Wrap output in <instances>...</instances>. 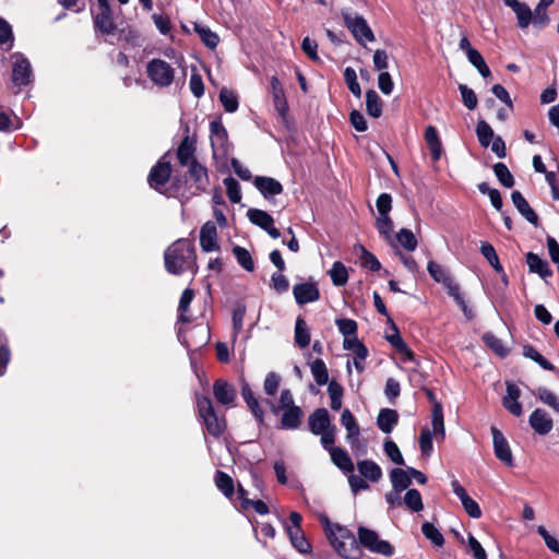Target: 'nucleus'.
Masks as SVG:
<instances>
[{
    "label": "nucleus",
    "mask_w": 559,
    "mask_h": 559,
    "mask_svg": "<svg viewBox=\"0 0 559 559\" xmlns=\"http://www.w3.org/2000/svg\"><path fill=\"white\" fill-rule=\"evenodd\" d=\"M403 503L413 512L424 509L421 495L417 489H408L404 495Z\"/></svg>",
    "instance_id": "49530a36"
},
{
    "label": "nucleus",
    "mask_w": 559,
    "mask_h": 559,
    "mask_svg": "<svg viewBox=\"0 0 559 559\" xmlns=\"http://www.w3.org/2000/svg\"><path fill=\"white\" fill-rule=\"evenodd\" d=\"M357 250L360 252L359 259L362 267L370 271H379L381 269V263L377 257L369 252L364 246H358Z\"/></svg>",
    "instance_id": "de8ad7c7"
},
{
    "label": "nucleus",
    "mask_w": 559,
    "mask_h": 559,
    "mask_svg": "<svg viewBox=\"0 0 559 559\" xmlns=\"http://www.w3.org/2000/svg\"><path fill=\"white\" fill-rule=\"evenodd\" d=\"M12 81L15 85L24 86L32 81V67L29 61L22 55L14 56L12 67Z\"/></svg>",
    "instance_id": "9d476101"
},
{
    "label": "nucleus",
    "mask_w": 559,
    "mask_h": 559,
    "mask_svg": "<svg viewBox=\"0 0 559 559\" xmlns=\"http://www.w3.org/2000/svg\"><path fill=\"white\" fill-rule=\"evenodd\" d=\"M345 26L349 29L356 41L360 45L374 41L376 37L366 19L350 9L342 10Z\"/></svg>",
    "instance_id": "39448f33"
},
{
    "label": "nucleus",
    "mask_w": 559,
    "mask_h": 559,
    "mask_svg": "<svg viewBox=\"0 0 559 559\" xmlns=\"http://www.w3.org/2000/svg\"><path fill=\"white\" fill-rule=\"evenodd\" d=\"M344 80L353 95L359 98L361 96V88L357 81L356 71L353 68L348 67L345 69Z\"/></svg>",
    "instance_id": "052dcab7"
},
{
    "label": "nucleus",
    "mask_w": 559,
    "mask_h": 559,
    "mask_svg": "<svg viewBox=\"0 0 559 559\" xmlns=\"http://www.w3.org/2000/svg\"><path fill=\"white\" fill-rule=\"evenodd\" d=\"M171 175V165L166 160V155L163 156L157 164L151 169L147 182L151 188L158 192H164V188L168 182Z\"/></svg>",
    "instance_id": "6e6552de"
},
{
    "label": "nucleus",
    "mask_w": 559,
    "mask_h": 559,
    "mask_svg": "<svg viewBox=\"0 0 559 559\" xmlns=\"http://www.w3.org/2000/svg\"><path fill=\"white\" fill-rule=\"evenodd\" d=\"M219 100L222 105L224 106L225 110L228 112H235L238 109V97L237 95L224 87L219 92Z\"/></svg>",
    "instance_id": "603ef678"
},
{
    "label": "nucleus",
    "mask_w": 559,
    "mask_h": 559,
    "mask_svg": "<svg viewBox=\"0 0 559 559\" xmlns=\"http://www.w3.org/2000/svg\"><path fill=\"white\" fill-rule=\"evenodd\" d=\"M425 140L429 147L432 159L435 162L439 160L442 154V144L439 139L438 131L433 126H428L426 128Z\"/></svg>",
    "instance_id": "bb28decb"
},
{
    "label": "nucleus",
    "mask_w": 559,
    "mask_h": 559,
    "mask_svg": "<svg viewBox=\"0 0 559 559\" xmlns=\"http://www.w3.org/2000/svg\"><path fill=\"white\" fill-rule=\"evenodd\" d=\"M271 282L273 289L278 294H283L289 288V282L281 271L272 274Z\"/></svg>",
    "instance_id": "0e129e2a"
},
{
    "label": "nucleus",
    "mask_w": 559,
    "mask_h": 559,
    "mask_svg": "<svg viewBox=\"0 0 559 559\" xmlns=\"http://www.w3.org/2000/svg\"><path fill=\"white\" fill-rule=\"evenodd\" d=\"M311 373L318 385H324L329 381V372L324 361L320 358L310 362Z\"/></svg>",
    "instance_id": "58836bf2"
},
{
    "label": "nucleus",
    "mask_w": 559,
    "mask_h": 559,
    "mask_svg": "<svg viewBox=\"0 0 559 559\" xmlns=\"http://www.w3.org/2000/svg\"><path fill=\"white\" fill-rule=\"evenodd\" d=\"M281 378L275 372H269L264 380L263 389L267 395H274L280 386Z\"/></svg>",
    "instance_id": "774afa93"
},
{
    "label": "nucleus",
    "mask_w": 559,
    "mask_h": 559,
    "mask_svg": "<svg viewBox=\"0 0 559 559\" xmlns=\"http://www.w3.org/2000/svg\"><path fill=\"white\" fill-rule=\"evenodd\" d=\"M194 29L199 34L201 40L204 43V45L206 47L213 49L218 45V43H219L218 36L214 32H212L209 27H205L200 24H195Z\"/></svg>",
    "instance_id": "8fccbe9b"
},
{
    "label": "nucleus",
    "mask_w": 559,
    "mask_h": 559,
    "mask_svg": "<svg viewBox=\"0 0 559 559\" xmlns=\"http://www.w3.org/2000/svg\"><path fill=\"white\" fill-rule=\"evenodd\" d=\"M151 81L160 87L169 86L175 78L174 68L165 60L152 59L146 67Z\"/></svg>",
    "instance_id": "0eeeda50"
},
{
    "label": "nucleus",
    "mask_w": 559,
    "mask_h": 559,
    "mask_svg": "<svg viewBox=\"0 0 559 559\" xmlns=\"http://www.w3.org/2000/svg\"><path fill=\"white\" fill-rule=\"evenodd\" d=\"M512 202L515 206V209L519 211V213L531 224L534 226H537L538 224V216L536 212L531 207L526 199L523 197V194L514 190L511 193Z\"/></svg>",
    "instance_id": "aec40b11"
},
{
    "label": "nucleus",
    "mask_w": 559,
    "mask_h": 559,
    "mask_svg": "<svg viewBox=\"0 0 559 559\" xmlns=\"http://www.w3.org/2000/svg\"><path fill=\"white\" fill-rule=\"evenodd\" d=\"M480 252L497 272H502V265L500 264L499 257L492 245L483 242L480 246Z\"/></svg>",
    "instance_id": "864d4df0"
},
{
    "label": "nucleus",
    "mask_w": 559,
    "mask_h": 559,
    "mask_svg": "<svg viewBox=\"0 0 559 559\" xmlns=\"http://www.w3.org/2000/svg\"><path fill=\"white\" fill-rule=\"evenodd\" d=\"M217 228L212 221L203 224L200 230V247L204 252H213L219 250Z\"/></svg>",
    "instance_id": "f8f14e48"
},
{
    "label": "nucleus",
    "mask_w": 559,
    "mask_h": 559,
    "mask_svg": "<svg viewBox=\"0 0 559 559\" xmlns=\"http://www.w3.org/2000/svg\"><path fill=\"white\" fill-rule=\"evenodd\" d=\"M287 533L290 543L296 548V550H298L300 554H308L311 551V546L306 539L301 528H287Z\"/></svg>",
    "instance_id": "72a5a7b5"
},
{
    "label": "nucleus",
    "mask_w": 559,
    "mask_h": 559,
    "mask_svg": "<svg viewBox=\"0 0 559 559\" xmlns=\"http://www.w3.org/2000/svg\"><path fill=\"white\" fill-rule=\"evenodd\" d=\"M358 546H362L372 554L391 557L394 554V547L384 539H381L379 534L360 525L357 530Z\"/></svg>",
    "instance_id": "423d86ee"
},
{
    "label": "nucleus",
    "mask_w": 559,
    "mask_h": 559,
    "mask_svg": "<svg viewBox=\"0 0 559 559\" xmlns=\"http://www.w3.org/2000/svg\"><path fill=\"white\" fill-rule=\"evenodd\" d=\"M357 468L360 475L370 481L377 483L382 477L381 467L371 460H362L357 463Z\"/></svg>",
    "instance_id": "c756f323"
},
{
    "label": "nucleus",
    "mask_w": 559,
    "mask_h": 559,
    "mask_svg": "<svg viewBox=\"0 0 559 559\" xmlns=\"http://www.w3.org/2000/svg\"><path fill=\"white\" fill-rule=\"evenodd\" d=\"M476 133H477L478 141H479L480 145L484 147L489 146L490 142L493 140V130L484 120H481L477 123Z\"/></svg>",
    "instance_id": "5fc2aeb1"
},
{
    "label": "nucleus",
    "mask_w": 559,
    "mask_h": 559,
    "mask_svg": "<svg viewBox=\"0 0 559 559\" xmlns=\"http://www.w3.org/2000/svg\"><path fill=\"white\" fill-rule=\"evenodd\" d=\"M431 426L432 430L429 428H423L419 437V448L421 453L426 456H429L433 450L432 439L435 438L437 441H442L445 437L443 409L441 403H435L432 406Z\"/></svg>",
    "instance_id": "7ed1b4c3"
},
{
    "label": "nucleus",
    "mask_w": 559,
    "mask_h": 559,
    "mask_svg": "<svg viewBox=\"0 0 559 559\" xmlns=\"http://www.w3.org/2000/svg\"><path fill=\"white\" fill-rule=\"evenodd\" d=\"M295 343L300 348H306L310 343V331L304 318L297 317L295 323Z\"/></svg>",
    "instance_id": "473e14b6"
},
{
    "label": "nucleus",
    "mask_w": 559,
    "mask_h": 559,
    "mask_svg": "<svg viewBox=\"0 0 559 559\" xmlns=\"http://www.w3.org/2000/svg\"><path fill=\"white\" fill-rule=\"evenodd\" d=\"M293 295L298 305L302 306L306 304L314 302L320 298V290L317 283L306 282L296 284L293 287Z\"/></svg>",
    "instance_id": "9b49d317"
},
{
    "label": "nucleus",
    "mask_w": 559,
    "mask_h": 559,
    "mask_svg": "<svg viewBox=\"0 0 559 559\" xmlns=\"http://www.w3.org/2000/svg\"><path fill=\"white\" fill-rule=\"evenodd\" d=\"M336 325L344 337L357 334V323L352 319H337Z\"/></svg>",
    "instance_id": "69168bd1"
},
{
    "label": "nucleus",
    "mask_w": 559,
    "mask_h": 559,
    "mask_svg": "<svg viewBox=\"0 0 559 559\" xmlns=\"http://www.w3.org/2000/svg\"><path fill=\"white\" fill-rule=\"evenodd\" d=\"M253 183L265 199H271L283 192L282 183L272 177L257 176Z\"/></svg>",
    "instance_id": "6ab92c4d"
},
{
    "label": "nucleus",
    "mask_w": 559,
    "mask_h": 559,
    "mask_svg": "<svg viewBox=\"0 0 559 559\" xmlns=\"http://www.w3.org/2000/svg\"><path fill=\"white\" fill-rule=\"evenodd\" d=\"M493 173L499 182L506 187L511 188L514 185V178L510 173L509 168L503 163H497L493 165Z\"/></svg>",
    "instance_id": "09e8293b"
},
{
    "label": "nucleus",
    "mask_w": 559,
    "mask_h": 559,
    "mask_svg": "<svg viewBox=\"0 0 559 559\" xmlns=\"http://www.w3.org/2000/svg\"><path fill=\"white\" fill-rule=\"evenodd\" d=\"M523 356L534 360L545 370L556 371V367L531 345L523 346Z\"/></svg>",
    "instance_id": "79ce46f5"
},
{
    "label": "nucleus",
    "mask_w": 559,
    "mask_h": 559,
    "mask_svg": "<svg viewBox=\"0 0 559 559\" xmlns=\"http://www.w3.org/2000/svg\"><path fill=\"white\" fill-rule=\"evenodd\" d=\"M325 535L335 551L345 559H359L361 551L357 538L350 530L338 523L325 520Z\"/></svg>",
    "instance_id": "f03ea898"
},
{
    "label": "nucleus",
    "mask_w": 559,
    "mask_h": 559,
    "mask_svg": "<svg viewBox=\"0 0 559 559\" xmlns=\"http://www.w3.org/2000/svg\"><path fill=\"white\" fill-rule=\"evenodd\" d=\"M394 240L407 251H414L418 243L414 233L407 228L400 229Z\"/></svg>",
    "instance_id": "a18cd8bd"
},
{
    "label": "nucleus",
    "mask_w": 559,
    "mask_h": 559,
    "mask_svg": "<svg viewBox=\"0 0 559 559\" xmlns=\"http://www.w3.org/2000/svg\"><path fill=\"white\" fill-rule=\"evenodd\" d=\"M427 271L437 283H441L443 286L452 278L450 274L435 261L428 262Z\"/></svg>",
    "instance_id": "3c124183"
},
{
    "label": "nucleus",
    "mask_w": 559,
    "mask_h": 559,
    "mask_svg": "<svg viewBox=\"0 0 559 559\" xmlns=\"http://www.w3.org/2000/svg\"><path fill=\"white\" fill-rule=\"evenodd\" d=\"M215 485L227 498L233 497L234 480L228 474L217 471L215 474Z\"/></svg>",
    "instance_id": "37998d69"
},
{
    "label": "nucleus",
    "mask_w": 559,
    "mask_h": 559,
    "mask_svg": "<svg viewBox=\"0 0 559 559\" xmlns=\"http://www.w3.org/2000/svg\"><path fill=\"white\" fill-rule=\"evenodd\" d=\"M495 455L508 466L513 465V455L503 433L495 426L491 427Z\"/></svg>",
    "instance_id": "1a4fd4ad"
},
{
    "label": "nucleus",
    "mask_w": 559,
    "mask_h": 559,
    "mask_svg": "<svg viewBox=\"0 0 559 559\" xmlns=\"http://www.w3.org/2000/svg\"><path fill=\"white\" fill-rule=\"evenodd\" d=\"M197 406L206 431L214 438L221 437L226 429V420L224 416H217L211 399L207 396L198 397Z\"/></svg>",
    "instance_id": "20e7f679"
},
{
    "label": "nucleus",
    "mask_w": 559,
    "mask_h": 559,
    "mask_svg": "<svg viewBox=\"0 0 559 559\" xmlns=\"http://www.w3.org/2000/svg\"><path fill=\"white\" fill-rule=\"evenodd\" d=\"M329 275L333 285L337 287L344 286L348 281L347 269L341 261H336L332 264Z\"/></svg>",
    "instance_id": "c9c22d12"
},
{
    "label": "nucleus",
    "mask_w": 559,
    "mask_h": 559,
    "mask_svg": "<svg viewBox=\"0 0 559 559\" xmlns=\"http://www.w3.org/2000/svg\"><path fill=\"white\" fill-rule=\"evenodd\" d=\"M332 462L343 472L353 473L354 464L348 453L342 448H333L330 452Z\"/></svg>",
    "instance_id": "7c9ffc66"
},
{
    "label": "nucleus",
    "mask_w": 559,
    "mask_h": 559,
    "mask_svg": "<svg viewBox=\"0 0 559 559\" xmlns=\"http://www.w3.org/2000/svg\"><path fill=\"white\" fill-rule=\"evenodd\" d=\"M308 425L310 431L316 436H319L320 432H323L333 427V425L331 424L329 412L325 408H317L309 416Z\"/></svg>",
    "instance_id": "a211bd4d"
},
{
    "label": "nucleus",
    "mask_w": 559,
    "mask_h": 559,
    "mask_svg": "<svg viewBox=\"0 0 559 559\" xmlns=\"http://www.w3.org/2000/svg\"><path fill=\"white\" fill-rule=\"evenodd\" d=\"M537 533L543 537L547 548L555 554L559 555V540L548 533L545 526L539 525Z\"/></svg>",
    "instance_id": "338daca9"
},
{
    "label": "nucleus",
    "mask_w": 559,
    "mask_h": 559,
    "mask_svg": "<svg viewBox=\"0 0 559 559\" xmlns=\"http://www.w3.org/2000/svg\"><path fill=\"white\" fill-rule=\"evenodd\" d=\"M503 2L515 13L518 26L521 29H524L528 27L530 24H533V11L526 3L519 0H503Z\"/></svg>",
    "instance_id": "f3484780"
},
{
    "label": "nucleus",
    "mask_w": 559,
    "mask_h": 559,
    "mask_svg": "<svg viewBox=\"0 0 559 559\" xmlns=\"http://www.w3.org/2000/svg\"><path fill=\"white\" fill-rule=\"evenodd\" d=\"M526 263L528 265L530 272L537 273L544 280L552 275V270L550 269L548 262L543 260L536 253L528 252L526 254Z\"/></svg>",
    "instance_id": "393cba45"
},
{
    "label": "nucleus",
    "mask_w": 559,
    "mask_h": 559,
    "mask_svg": "<svg viewBox=\"0 0 559 559\" xmlns=\"http://www.w3.org/2000/svg\"><path fill=\"white\" fill-rule=\"evenodd\" d=\"M528 423L532 429L540 436L549 433L554 428V421L551 417L543 408H536L530 415Z\"/></svg>",
    "instance_id": "ddd939ff"
},
{
    "label": "nucleus",
    "mask_w": 559,
    "mask_h": 559,
    "mask_svg": "<svg viewBox=\"0 0 559 559\" xmlns=\"http://www.w3.org/2000/svg\"><path fill=\"white\" fill-rule=\"evenodd\" d=\"M271 92L275 109L284 117L288 111V104L283 85L276 76L271 78Z\"/></svg>",
    "instance_id": "4be33fe9"
},
{
    "label": "nucleus",
    "mask_w": 559,
    "mask_h": 559,
    "mask_svg": "<svg viewBox=\"0 0 559 559\" xmlns=\"http://www.w3.org/2000/svg\"><path fill=\"white\" fill-rule=\"evenodd\" d=\"M376 227L381 236L392 246H394L393 222L389 215H379L376 219Z\"/></svg>",
    "instance_id": "e433bc0d"
},
{
    "label": "nucleus",
    "mask_w": 559,
    "mask_h": 559,
    "mask_svg": "<svg viewBox=\"0 0 559 559\" xmlns=\"http://www.w3.org/2000/svg\"><path fill=\"white\" fill-rule=\"evenodd\" d=\"M94 26L97 31L103 34L110 35L114 34L116 29V25L114 23L111 16V9L109 8H100L99 12L93 16Z\"/></svg>",
    "instance_id": "5701e85b"
},
{
    "label": "nucleus",
    "mask_w": 559,
    "mask_h": 559,
    "mask_svg": "<svg viewBox=\"0 0 559 559\" xmlns=\"http://www.w3.org/2000/svg\"><path fill=\"white\" fill-rule=\"evenodd\" d=\"M421 532L433 545L441 547L444 544L442 534L432 523L425 522L421 526Z\"/></svg>",
    "instance_id": "6e6d98bb"
},
{
    "label": "nucleus",
    "mask_w": 559,
    "mask_h": 559,
    "mask_svg": "<svg viewBox=\"0 0 559 559\" xmlns=\"http://www.w3.org/2000/svg\"><path fill=\"white\" fill-rule=\"evenodd\" d=\"M331 399V408L338 411L342 407L343 388L335 381H331L328 386Z\"/></svg>",
    "instance_id": "13d9d810"
},
{
    "label": "nucleus",
    "mask_w": 559,
    "mask_h": 559,
    "mask_svg": "<svg viewBox=\"0 0 559 559\" xmlns=\"http://www.w3.org/2000/svg\"><path fill=\"white\" fill-rule=\"evenodd\" d=\"M459 91L462 96V102L465 107L469 110H474L477 107V96L475 92L465 84L459 85Z\"/></svg>",
    "instance_id": "e2e57ef3"
},
{
    "label": "nucleus",
    "mask_w": 559,
    "mask_h": 559,
    "mask_svg": "<svg viewBox=\"0 0 559 559\" xmlns=\"http://www.w3.org/2000/svg\"><path fill=\"white\" fill-rule=\"evenodd\" d=\"M224 186L226 188V193L230 202L239 203L241 201V191L239 182L233 177H227L224 179Z\"/></svg>",
    "instance_id": "4d7b16f0"
},
{
    "label": "nucleus",
    "mask_w": 559,
    "mask_h": 559,
    "mask_svg": "<svg viewBox=\"0 0 559 559\" xmlns=\"http://www.w3.org/2000/svg\"><path fill=\"white\" fill-rule=\"evenodd\" d=\"M187 167L190 179L193 181L195 188L202 191L206 190L209 186V174L206 167L198 160Z\"/></svg>",
    "instance_id": "b1692460"
},
{
    "label": "nucleus",
    "mask_w": 559,
    "mask_h": 559,
    "mask_svg": "<svg viewBox=\"0 0 559 559\" xmlns=\"http://www.w3.org/2000/svg\"><path fill=\"white\" fill-rule=\"evenodd\" d=\"M507 393L502 397L503 407L513 416L520 417L523 413L522 405L519 402L521 396L520 389L512 382L507 381Z\"/></svg>",
    "instance_id": "4468645a"
},
{
    "label": "nucleus",
    "mask_w": 559,
    "mask_h": 559,
    "mask_svg": "<svg viewBox=\"0 0 559 559\" xmlns=\"http://www.w3.org/2000/svg\"><path fill=\"white\" fill-rule=\"evenodd\" d=\"M195 140L190 135H186L177 147V159L182 167H187L198 160L195 157Z\"/></svg>",
    "instance_id": "dca6fc26"
},
{
    "label": "nucleus",
    "mask_w": 559,
    "mask_h": 559,
    "mask_svg": "<svg viewBox=\"0 0 559 559\" xmlns=\"http://www.w3.org/2000/svg\"><path fill=\"white\" fill-rule=\"evenodd\" d=\"M399 414L392 408H382L377 417V425L384 433H390L397 425Z\"/></svg>",
    "instance_id": "a878e982"
},
{
    "label": "nucleus",
    "mask_w": 559,
    "mask_h": 559,
    "mask_svg": "<svg viewBox=\"0 0 559 559\" xmlns=\"http://www.w3.org/2000/svg\"><path fill=\"white\" fill-rule=\"evenodd\" d=\"M382 100L376 91L366 92V109L369 116L379 118L382 115Z\"/></svg>",
    "instance_id": "f704fd0d"
},
{
    "label": "nucleus",
    "mask_w": 559,
    "mask_h": 559,
    "mask_svg": "<svg viewBox=\"0 0 559 559\" xmlns=\"http://www.w3.org/2000/svg\"><path fill=\"white\" fill-rule=\"evenodd\" d=\"M390 479L394 491L402 492L407 489L412 484L409 467L406 469L393 468L390 472Z\"/></svg>",
    "instance_id": "cd10ccee"
},
{
    "label": "nucleus",
    "mask_w": 559,
    "mask_h": 559,
    "mask_svg": "<svg viewBox=\"0 0 559 559\" xmlns=\"http://www.w3.org/2000/svg\"><path fill=\"white\" fill-rule=\"evenodd\" d=\"M388 342L395 347L400 353H403L406 355L408 359L414 358V354L412 350L407 347L406 343L403 341V338L400 336L396 328L394 326V334L386 335Z\"/></svg>",
    "instance_id": "bf43d9fd"
},
{
    "label": "nucleus",
    "mask_w": 559,
    "mask_h": 559,
    "mask_svg": "<svg viewBox=\"0 0 559 559\" xmlns=\"http://www.w3.org/2000/svg\"><path fill=\"white\" fill-rule=\"evenodd\" d=\"M227 136V131L221 121L213 120L210 123V138L213 147L224 148Z\"/></svg>",
    "instance_id": "2f4dec72"
},
{
    "label": "nucleus",
    "mask_w": 559,
    "mask_h": 559,
    "mask_svg": "<svg viewBox=\"0 0 559 559\" xmlns=\"http://www.w3.org/2000/svg\"><path fill=\"white\" fill-rule=\"evenodd\" d=\"M385 454L390 457V460L396 465H404L403 455L394 441L391 439H386L383 445Z\"/></svg>",
    "instance_id": "680f3d73"
},
{
    "label": "nucleus",
    "mask_w": 559,
    "mask_h": 559,
    "mask_svg": "<svg viewBox=\"0 0 559 559\" xmlns=\"http://www.w3.org/2000/svg\"><path fill=\"white\" fill-rule=\"evenodd\" d=\"M213 394L217 403L225 406L233 405L237 396L235 388L223 379L214 382Z\"/></svg>",
    "instance_id": "2eb2a0df"
},
{
    "label": "nucleus",
    "mask_w": 559,
    "mask_h": 559,
    "mask_svg": "<svg viewBox=\"0 0 559 559\" xmlns=\"http://www.w3.org/2000/svg\"><path fill=\"white\" fill-rule=\"evenodd\" d=\"M165 269L174 275L186 271L197 272L195 250L188 239H178L164 253Z\"/></svg>",
    "instance_id": "f257e3e1"
},
{
    "label": "nucleus",
    "mask_w": 559,
    "mask_h": 559,
    "mask_svg": "<svg viewBox=\"0 0 559 559\" xmlns=\"http://www.w3.org/2000/svg\"><path fill=\"white\" fill-rule=\"evenodd\" d=\"M282 418H281V425L284 429H297L302 419V411L299 406L295 407H288L286 409H283Z\"/></svg>",
    "instance_id": "c85d7f7f"
},
{
    "label": "nucleus",
    "mask_w": 559,
    "mask_h": 559,
    "mask_svg": "<svg viewBox=\"0 0 559 559\" xmlns=\"http://www.w3.org/2000/svg\"><path fill=\"white\" fill-rule=\"evenodd\" d=\"M533 393L542 403L552 408L556 413H559V396L554 392L547 388L539 386Z\"/></svg>",
    "instance_id": "4c0bfd02"
},
{
    "label": "nucleus",
    "mask_w": 559,
    "mask_h": 559,
    "mask_svg": "<svg viewBox=\"0 0 559 559\" xmlns=\"http://www.w3.org/2000/svg\"><path fill=\"white\" fill-rule=\"evenodd\" d=\"M247 216L252 224L262 229H265L271 223H274L273 217L269 213L258 209H249Z\"/></svg>",
    "instance_id": "a19ab883"
},
{
    "label": "nucleus",
    "mask_w": 559,
    "mask_h": 559,
    "mask_svg": "<svg viewBox=\"0 0 559 559\" xmlns=\"http://www.w3.org/2000/svg\"><path fill=\"white\" fill-rule=\"evenodd\" d=\"M233 253L241 267L248 272H252L254 270L253 259L246 248L236 245L233 247Z\"/></svg>",
    "instance_id": "ea45409f"
},
{
    "label": "nucleus",
    "mask_w": 559,
    "mask_h": 559,
    "mask_svg": "<svg viewBox=\"0 0 559 559\" xmlns=\"http://www.w3.org/2000/svg\"><path fill=\"white\" fill-rule=\"evenodd\" d=\"M483 341L499 357L503 358L508 355L509 349L503 345L502 341L491 332H486L483 335Z\"/></svg>",
    "instance_id": "c03bdc74"
},
{
    "label": "nucleus",
    "mask_w": 559,
    "mask_h": 559,
    "mask_svg": "<svg viewBox=\"0 0 559 559\" xmlns=\"http://www.w3.org/2000/svg\"><path fill=\"white\" fill-rule=\"evenodd\" d=\"M341 424L347 430V441L349 442L352 448H355L356 443H359L360 429L354 415L350 413L349 409L346 408L342 412Z\"/></svg>",
    "instance_id": "412c9836"
}]
</instances>
